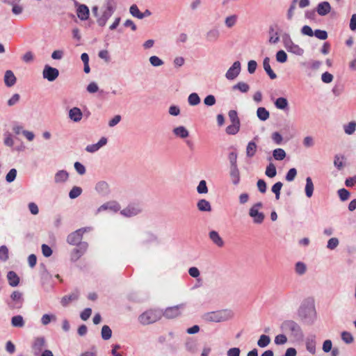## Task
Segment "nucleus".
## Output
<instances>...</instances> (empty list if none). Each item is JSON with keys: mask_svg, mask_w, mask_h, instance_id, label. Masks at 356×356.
I'll return each instance as SVG.
<instances>
[{"mask_svg": "<svg viewBox=\"0 0 356 356\" xmlns=\"http://www.w3.org/2000/svg\"><path fill=\"white\" fill-rule=\"evenodd\" d=\"M286 152L282 148H277L273 151V156L277 161H282L286 157Z\"/></svg>", "mask_w": 356, "mask_h": 356, "instance_id": "42", "label": "nucleus"}, {"mask_svg": "<svg viewBox=\"0 0 356 356\" xmlns=\"http://www.w3.org/2000/svg\"><path fill=\"white\" fill-rule=\"evenodd\" d=\"M307 266L302 261H298L295 264V272L298 275H302L307 272Z\"/></svg>", "mask_w": 356, "mask_h": 356, "instance_id": "40", "label": "nucleus"}, {"mask_svg": "<svg viewBox=\"0 0 356 356\" xmlns=\"http://www.w3.org/2000/svg\"><path fill=\"white\" fill-rule=\"evenodd\" d=\"M120 205L116 201H108L99 206L95 211V215L97 216L102 212L116 213L120 210Z\"/></svg>", "mask_w": 356, "mask_h": 356, "instance_id": "8", "label": "nucleus"}, {"mask_svg": "<svg viewBox=\"0 0 356 356\" xmlns=\"http://www.w3.org/2000/svg\"><path fill=\"white\" fill-rule=\"evenodd\" d=\"M257 149V144L254 141H250L246 147V156L249 158H252L255 155Z\"/></svg>", "mask_w": 356, "mask_h": 356, "instance_id": "34", "label": "nucleus"}, {"mask_svg": "<svg viewBox=\"0 0 356 356\" xmlns=\"http://www.w3.org/2000/svg\"><path fill=\"white\" fill-rule=\"evenodd\" d=\"M282 331L290 333L291 337L295 340H301L303 338V332L300 325L293 321H285L280 326Z\"/></svg>", "mask_w": 356, "mask_h": 356, "instance_id": "3", "label": "nucleus"}, {"mask_svg": "<svg viewBox=\"0 0 356 356\" xmlns=\"http://www.w3.org/2000/svg\"><path fill=\"white\" fill-rule=\"evenodd\" d=\"M237 16L236 15H232L227 17L225 19V24L227 28L233 27L237 22Z\"/></svg>", "mask_w": 356, "mask_h": 356, "instance_id": "51", "label": "nucleus"}, {"mask_svg": "<svg viewBox=\"0 0 356 356\" xmlns=\"http://www.w3.org/2000/svg\"><path fill=\"white\" fill-rule=\"evenodd\" d=\"M339 245V240L337 237L330 238L327 243L326 248L328 250H335L338 245Z\"/></svg>", "mask_w": 356, "mask_h": 356, "instance_id": "48", "label": "nucleus"}, {"mask_svg": "<svg viewBox=\"0 0 356 356\" xmlns=\"http://www.w3.org/2000/svg\"><path fill=\"white\" fill-rule=\"evenodd\" d=\"M282 186H283L282 183L280 182V181H278V182L275 183L272 186L271 190H272V192L273 193H275L276 200H279L280 199V191L282 189Z\"/></svg>", "mask_w": 356, "mask_h": 356, "instance_id": "56", "label": "nucleus"}, {"mask_svg": "<svg viewBox=\"0 0 356 356\" xmlns=\"http://www.w3.org/2000/svg\"><path fill=\"white\" fill-rule=\"evenodd\" d=\"M79 297V291L78 290H74L70 294L63 297L60 302L63 306H67L70 302L78 300Z\"/></svg>", "mask_w": 356, "mask_h": 356, "instance_id": "21", "label": "nucleus"}, {"mask_svg": "<svg viewBox=\"0 0 356 356\" xmlns=\"http://www.w3.org/2000/svg\"><path fill=\"white\" fill-rule=\"evenodd\" d=\"M20 100V95L17 93L14 94L11 96V97L8 100L7 104L9 106H13L17 104Z\"/></svg>", "mask_w": 356, "mask_h": 356, "instance_id": "60", "label": "nucleus"}, {"mask_svg": "<svg viewBox=\"0 0 356 356\" xmlns=\"http://www.w3.org/2000/svg\"><path fill=\"white\" fill-rule=\"evenodd\" d=\"M86 90L90 93V94H93V93H95L97 92H98L99 90V86L97 85V83L92 81V82H90L88 86H87V88H86Z\"/></svg>", "mask_w": 356, "mask_h": 356, "instance_id": "63", "label": "nucleus"}, {"mask_svg": "<svg viewBox=\"0 0 356 356\" xmlns=\"http://www.w3.org/2000/svg\"><path fill=\"white\" fill-rule=\"evenodd\" d=\"M240 129V123H232L226 128V132L230 135L236 134Z\"/></svg>", "mask_w": 356, "mask_h": 356, "instance_id": "49", "label": "nucleus"}, {"mask_svg": "<svg viewBox=\"0 0 356 356\" xmlns=\"http://www.w3.org/2000/svg\"><path fill=\"white\" fill-rule=\"evenodd\" d=\"M233 317V313L228 309L208 312L201 316L206 323H221L229 321Z\"/></svg>", "mask_w": 356, "mask_h": 356, "instance_id": "2", "label": "nucleus"}, {"mask_svg": "<svg viewBox=\"0 0 356 356\" xmlns=\"http://www.w3.org/2000/svg\"><path fill=\"white\" fill-rule=\"evenodd\" d=\"M82 193L81 188L79 186H74L69 193V197L71 199H75L78 197Z\"/></svg>", "mask_w": 356, "mask_h": 356, "instance_id": "57", "label": "nucleus"}, {"mask_svg": "<svg viewBox=\"0 0 356 356\" xmlns=\"http://www.w3.org/2000/svg\"><path fill=\"white\" fill-rule=\"evenodd\" d=\"M297 175V170L296 168H291L286 173V180L287 181H292L294 180V179L296 178Z\"/></svg>", "mask_w": 356, "mask_h": 356, "instance_id": "61", "label": "nucleus"}, {"mask_svg": "<svg viewBox=\"0 0 356 356\" xmlns=\"http://www.w3.org/2000/svg\"><path fill=\"white\" fill-rule=\"evenodd\" d=\"M9 258L8 248L6 245L0 246V260L1 261H6Z\"/></svg>", "mask_w": 356, "mask_h": 356, "instance_id": "53", "label": "nucleus"}, {"mask_svg": "<svg viewBox=\"0 0 356 356\" xmlns=\"http://www.w3.org/2000/svg\"><path fill=\"white\" fill-rule=\"evenodd\" d=\"M298 0H293L291 3L288 11H287V19L291 20L294 15V12L296 8V2Z\"/></svg>", "mask_w": 356, "mask_h": 356, "instance_id": "58", "label": "nucleus"}, {"mask_svg": "<svg viewBox=\"0 0 356 356\" xmlns=\"http://www.w3.org/2000/svg\"><path fill=\"white\" fill-rule=\"evenodd\" d=\"M4 83L8 87H12L16 83L17 79L11 70H6L4 74Z\"/></svg>", "mask_w": 356, "mask_h": 356, "instance_id": "24", "label": "nucleus"}, {"mask_svg": "<svg viewBox=\"0 0 356 356\" xmlns=\"http://www.w3.org/2000/svg\"><path fill=\"white\" fill-rule=\"evenodd\" d=\"M88 229H90V228H81L79 229L72 233H71L67 238V242L70 245H78L81 239L83 234L87 232Z\"/></svg>", "mask_w": 356, "mask_h": 356, "instance_id": "13", "label": "nucleus"}, {"mask_svg": "<svg viewBox=\"0 0 356 356\" xmlns=\"http://www.w3.org/2000/svg\"><path fill=\"white\" fill-rule=\"evenodd\" d=\"M150 65L152 67H161L164 64V62L157 56H152L149 58Z\"/></svg>", "mask_w": 356, "mask_h": 356, "instance_id": "47", "label": "nucleus"}, {"mask_svg": "<svg viewBox=\"0 0 356 356\" xmlns=\"http://www.w3.org/2000/svg\"><path fill=\"white\" fill-rule=\"evenodd\" d=\"M257 116L260 120L266 121L269 118L270 113L264 107H259L257 110Z\"/></svg>", "mask_w": 356, "mask_h": 356, "instance_id": "37", "label": "nucleus"}, {"mask_svg": "<svg viewBox=\"0 0 356 356\" xmlns=\"http://www.w3.org/2000/svg\"><path fill=\"white\" fill-rule=\"evenodd\" d=\"M8 283L11 286H17L19 282V277L14 271H9L7 274Z\"/></svg>", "mask_w": 356, "mask_h": 356, "instance_id": "33", "label": "nucleus"}, {"mask_svg": "<svg viewBox=\"0 0 356 356\" xmlns=\"http://www.w3.org/2000/svg\"><path fill=\"white\" fill-rule=\"evenodd\" d=\"M302 319L308 323H313L316 319V311L314 306L302 307Z\"/></svg>", "mask_w": 356, "mask_h": 356, "instance_id": "10", "label": "nucleus"}, {"mask_svg": "<svg viewBox=\"0 0 356 356\" xmlns=\"http://www.w3.org/2000/svg\"><path fill=\"white\" fill-rule=\"evenodd\" d=\"M161 317L162 311L150 309L140 314L138 317V321L143 325H149L160 320Z\"/></svg>", "mask_w": 356, "mask_h": 356, "instance_id": "4", "label": "nucleus"}, {"mask_svg": "<svg viewBox=\"0 0 356 356\" xmlns=\"http://www.w3.org/2000/svg\"><path fill=\"white\" fill-rule=\"evenodd\" d=\"M220 35V31L217 28H211L205 34V39L209 42H216Z\"/></svg>", "mask_w": 356, "mask_h": 356, "instance_id": "19", "label": "nucleus"}, {"mask_svg": "<svg viewBox=\"0 0 356 356\" xmlns=\"http://www.w3.org/2000/svg\"><path fill=\"white\" fill-rule=\"evenodd\" d=\"M116 10V3L115 0H106L104 5L99 10L97 6L92 8V13L96 18V22L100 27L106 26L108 20L113 15Z\"/></svg>", "mask_w": 356, "mask_h": 356, "instance_id": "1", "label": "nucleus"}, {"mask_svg": "<svg viewBox=\"0 0 356 356\" xmlns=\"http://www.w3.org/2000/svg\"><path fill=\"white\" fill-rule=\"evenodd\" d=\"M265 174L267 177H268L270 178H273L276 176V175H277L276 168H275V165L273 163H270L267 165V167L266 168Z\"/></svg>", "mask_w": 356, "mask_h": 356, "instance_id": "45", "label": "nucleus"}, {"mask_svg": "<svg viewBox=\"0 0 356 356\" xmlns=\"http://www.w3.org/2000/svg\"><path fill=\"white\" fill-rule=\"evenodd\" d=\"M69 178V174L66 170H58L54 176V181L57 184L64 183Z\"/></svg>", "mask_w": 356, "mask_h": 356, "instance_id": "27", "label": "nucleus"}, {"mask_svg": "<svg viewBox=\"0 0 356 356\" xmlns=\"http://www.w3.org/2000/svg\"><path fill=\"white\" fill-rule=\"evenodd\" d=\"M95 190L99 195H106L109 193L108 184L104 181H99L96 184Z\"/></svg>", "mask_w": 356, "mask_h": 356, "instance_id": "20", "label": "nucleus"}, {"mask_svg": "<svg viewBox=\"0 0 356 356\" xmlns=\"http://www.w3.org/2000/svg\"><path fill=\"white\" fill-rule=\"evenodd\" d=\"M101 335L103 339L108 340L112 336V330L108 325H104L102 328Z\"/></svg>", "mask_w": 356, "mask_h": 356, "instance_id": "52", "label": "nucleus"}, {"mask_svg": "<svg viewBox=\"0 0 356 356\" xmlns=\"http://www.w3.org/2000/svg\"><path fill=\"white\" fill-rule=\"evenodd\" d=\"M263 66L265 72L269 76L271 79H275L277 78L276 74L273 71L270 65V58L268 57H266L263 61Z\"/></svg>", "mask_w": 356, "mask_h": 356, "instance_id": "30", "label": "nucleus"}, {"mask_svg": "<svg viewBox=\"0 0 356 356\" xmlns=\"http://www.w3.org/2000/svg\"><path fill=\"white\" fill-rule=\"evenodd\" d=\"M17 170L15 168L11 169L6 176V180L8 183L13 182L17 177Z\"/></svg>", "mask_w": 356, "mask_h": 356, "instance_id": "59", "label": "nucleus"}, {"mask_svg": "<svg viewBox=\"0 0 356 356\" xmlns=\"http://www.w3.org/2000/svg\"><path fill=\"white\" fill-rule=\"evenodd\" d=\"M343 129L346 134L353 135L356 131V122L351 121L343 125Z\"/></svg>", "mask_w": 356, "mask_h": 356, "instance_id": "35", "label": "nucleus"}, {"mask_svg": "<svg viewBox=\"0 0 356 356\" xmlns=\"http://www.w3.org/2000/svg\"><path fill=\"white\" fill-rule=\"evenodd\" d=\"M11 325L15 327H22L24 326V321L21 315H17L11 318Z\"/></svg>", "mask_w": 356, "mask_h": 356, "instance_id": "39", "label": "nucleus"}, {"mask_svg": "<svg viewBox=\"0 0 356 356\" xmlns=\"http://www.w3.org/2000/svg\"><path fill=\"white\" fill-rule=\"evenodd\" d=\"M268 42L270 44H276L280 41V36L277 32L271 31L270 33Z\"/></svg>", "mask_w": 356, "mask_h": 356, "instance_id": "64", "label": "nucleus"}, {"mask_svg": "<svg viewBox=\"0 0 356 356\" xmlns=\"http://www.w3.org/2000/svg\"><path fill=\"white\" fill-rule=\"evenodd\" d=\"M262 207L261 202H257L252 205L249 209V216L252 218L255 224H261L265 218L264 213L260 212L259 209Z\"/></svg>", "mask_w": 356, "mask_h": 356, "instance_id": "6", "label": "nucleus"}, {"mask_svg": "<svg viewBox=\"0 0 356 356\" xmlns=\"http://www.w3.org/2000/svg\"><path fill=\"white\" fill-rule=\"evenodd\" d=\"M76 14L80 20H87L90 15L88 7L85 4H79L76 9Z\"/></svg>", "mask_w": 356, "mask_h": 356, "instance_id": "18", "label": "nucleus"}, {"mask_svg": "<svg viewBox=\"0 0 356 356\" xmlns=\"http://www.w3.org/2000/svg\"><path fill=\"white\" fill-rule=\"evenodd\" d=\"M209 190L207 186V182L205 180H201L197 186V192L199 194H207Z\"/></svg>", "mask_w": 356, "mask_h": 356, "instance_id": "54", "label": "nucleus"}, {"mask_svg": "<svg viewBox=\"0 0 356 356\" xmlns=\"http://www.w3.org/2000/svg\"><path fill=\"white\" fill-rule=\"evenodd\" d=\"M314 191V185L312 181V179L310 177H307L306 178V184H305V193L306 196L308 198H310L313 195Z\"/></svg>", "mask_w": 356, "mask_h": 356, "instance_id": "29", "label": "nucleus"}, {"mask_svg": "<svg viewBox=\"0 0 356 356\" xmlns=\"http://www.w3.org/2000/svg\"><path fill=\"white\" fill-rule=\"evenodd\" d=\"M334 165L339 170H343L345 167V157L341 155H336L334 159Z\"/></svg>", "mask_w": 356, "mask_h": 356, "instance_id": "38", "label": "nucleus"}, {"mask_svg": "<svg viewBox=\"0 0 356 356\" xmlns=\"http://www.w3.org/2000/svg\"><path fill=\"white\" fill-rule=\"evenodd\" d=\"M172 132L175 138H179L181 140L186 139L187 138L189 137V135H190L189 131L188 130V129L183 125H179V126L175 127L172 129Z\"/></svg>", "mask_w": 356, "mask_h": 356, "instance_id": "14", "label": "nucleus"}, {"mask_svg": "<svg viewBox=\"0 0 356 356\" xmlns=\"http://www.w3.org/2000/svg\"><path fill=\"white\" fill-rule=\"evenodd\" d=\"M270 343V338L268 335L262 334L257 341V345L260 348H265Z\"/></svg>", "mask_w": 356, "mask_h": 356, "instance_id": "44", "label": "nucleus"}, {"mask_svg": "<svg viewBox=\"0 0 356 356\" xmlns=\"http://www.w3.org/2000/svg\"><path fill=\"white\" fill-rule=\"evenodd\" d=\"M56 316L54 314H45L41 317V323L42 325H47L51 321H56Z\"/></svg>", "mask_w": 356, "mask_h": 356, "instance_id": "43", "label": "nucleus"}, {"mask_svg": "<svg viewBox=\"0 0 356 356\" xmlns=\"http://www.w3.org/2000/svg\"><path fill=\"white\" fill-rule=\"evenodd\" d=\"M12 302L10 307L13 308H21L23 303V295L18 291H14L10 296Z\"/></svg>", "mask_w": 356, "mask_h": 356, "instance_id": "15", "label": "nucleus"}, {"mask_svg": "<svg viewBox=\"0 0 356 356\" xmlns=\"http://www.w3.org/2000/svg\"><path fill=\"white\" fill-rule=\"evenodd\" d=\"M186 307L185 303H181L173 307H167L162 312V316L168 319L175 318L181 316L182 310Z\"/></svg>", "mask_w": 356, "mask_h": 356, "instance_id": "7", "label": "nucleus"}, {"mask_svg": "<svg viewBox=\"0 0 356 356\" xmlns=\"http://www.w3.org/2000/svg\"><path fill=\"white\" fill-rule=\"evenodd\" d=\"M142 210L143 208L139 204L133 203L121 210L120 213L125 217L130 218L139 214Z\"/></svg>", "mask_w": 356, "mask_h": 356, "instance_id": "9", "label": "nucleus"}, {"mask_svg": "<svg viewBox=\"0 0 356 356\" xmlns=\"http://www.w3.org/2000/svg\"><path fill=\"white\" fill-rule=\"evenodd\" d=\"M209 239L218 247H222L224 245V241L218 232L215 230L210 231L209 232Z\"/></svg>", "mask_w": 356, "mask_h": 356, "instance_id": "22", "label": "nucleus"}, {"mask_svg": "<svg viewBox=\"0 0 356 356\" xmlns=\"http://www.w3.org/2000/svg\"><path fill=\"white\" fill-rule=\"evenodd\" d=\"M188 103L190 106H195L200 103V98L196 92H193L188 97Z\"/></svg>", "mask_w": 356, "mask_h": 356, "instance_id": "41", "label": "nucleus"}, {"mask_svg": "<svg viewBox=\"0 0 356 356\" xmlns=\"http://www.w3.org/2000/svg\"><path fill=\"white\" fill-rule=\"evenodd\" d=\"M13 6L12 13L15 15H21L23 13L24 7L17 3L11 4Z\"/></svg>", "mask_w": 356, "mask_h": 356, "instance_id": "62", "label": "nucleus"}, {"mask_svg": "<svg viewBox=\"0 0 356 356\" xmlns=\"http://www.w3.org/2000/svg\"><path fill=\"white\" fill-rule=\"evenodd\" d=\"M129 12L132 16L137 17L138 19H143L145 14H143L138 9V6L135 4L132 5L129 8Z\"/></svg>", "mask_w": 356, "mask_h": 356, "instance_id": "46", "label": "nucleus"}, {"mask_svg": "<svg viewBox=\"0 0 356 356\" xmlns=\"http://www.w3.org/2000/svg\"><path fill=\"white\" fill-rule=\"evenodd\" d=\"M68 118L74 122H79L83 118V113L78 107H73L69 110Z\"/></svg>", "mask_w": 356, "mask_h": 356, "instance_id": "17", "label": "nucleus"}, {"mask_svg": "<svg viewBox=\"0 0 356 356\" xmlns=\"http://www.w3.org/2000/svg\"><path fill=\"white\" fill-rule=\"evenodd\" d=\"M108 140L106 137H102L95 144L88 145L86 147V151L90 153H95L100 148L107 144Z\"/></svg>", "mask_w": 356, "mask_h": 356, "instance_id": "16", "label": "nucleus"}, {"mask_svg": "<svg viewBox=\"0 0 356 356\" xmlns=\"http://www.w3.org/2000/svg\"><path fill=\"white\" fill-rule=\"evenodd\" d=\"M316 11L319 15L325 16L331 11V6L327 1L321 2L317 6Z\"/></svg>", "mask_w": 356, "mask_h": 356, "instance_id": "23", "label": "nucleus"}, {"mask_svg": "<svg viewBox=\"0 0 356 356\" xmlns=\"http://www.w3.org/2000/svg\"><path fill=\"white\" fill-rule=\"evenodd\" d=\"M274 104L277 109L286 111L289 108V102L285 97L277 98Z\"/></svg>", "mask_w": 356, "mask_h": 356, "instance_id": "31", "label": "nucleus"}, {"mask_svg": "<svg viewBox=\"0 0 356 356\" xmlns=\"http://www.w3.org/2000/svg\"><path fill=\"white\" fill-rule=\"evenodd\" d=\"M241 70V63L238 60L234 62L232 66L227 70L225 73V78L227 80H234L240 74Z\"/></svg>", "mask_w": 356, "mask_h": 356, "instance_id": "11", "label": "nucleus"}, {"mask_svg": "<svg viewBox=\"0 0 356 356\" xmlns=\"http://www.w3.org/2000/svg\"><path fill=\"white\" fill-rule=\"evenodd\" d=\"M341 339L346 344H350L354 341V337L353 334L347 331H343L341 332Z\"/></svg>", "mask_w": 356, "mask_h": 356, "instance_id": "50", "label": "nucleus"}, {"mask_svg": "<svg viewBox=\"0 0 356 356\" xmlns=\"http://www.w3.org/2000/svg\"><path fill=\"white\" fill-rule=\"evenodd\" d=\"M282 42L284 48L288 52L298 56H302L304 54L305 51L303 48L293 42L289 34H284L282 36Z\"/></svg>", "mask_w": 356, "mask_h": 356, "instance_id": "5", "label": "nucleus"}, {"mask_svg": "<svg viewBox=\"0 0 356 356\" xmlns=\"http://www.w3.org/2000/svg\"><path fill=\"white\" fill-rule=\"evenodd\" d=\"M306 349L311 354L316 353V339L314 336L308 337L305 341Z\"/></svg>", "mask_w": 356, "mask_h": 356, "instance_id": "28", "label": "nucleus"}, {"mask_svg": "<svg viewBox=\"0 0 356 356\" xmlns=\"http://www.w3.org/2000/svg\"><path fill=\"white\" fill-rule=\"evenodd\" d=\"M276 60L278 63H284L287 60V54L284 50H280L276 53L275 55Z\"/></svg>", "mask_w": 356, "mask_h": 356, "instance_id": "55", "label": "nucleus"}, {"mask_svg": "<svg viewBox=\"0 0 356 356\" xmlns=\"http://www.w3.org/2000/svg\"><path fill=\"white\" fill-rule=\"evenodd\" d=\"M197 207L202 212H210L212 209L211 203L205 199L200 200L197 202Z\"/></svg>", "mask_w": 356, "mask_h": 356, "instance_id": "26", "label": "nucleus"}, {"mask_svg": "<svg viewBox=\"0 0 356 356\" xmlns=\"http://www.w3.org/2000/svg\"><path fill=\"white\" fill-rule=\"evenodd\" d=\"M46 341L44 337H38L35 339L32 348L35 353V354H38L43 348L44 346H45Z\"/></svg>", "mask_w": 356, "mask_h": 356, "instance_id": "25", "label": "nucleus"}, {"mask_svg": "<svg viewBox=\"0 0 356 356\" xmlns=\"http://www.w3.org/2000/svg\"><path fill=\"white\" fill-rule=\"evenodd\" d=\"M232 89L234 90H238L243 93H246L250 90V86L243 81H239L232 86Z\"/></svg>", "mask_w": 356, "mask_h": 356, "instance_id": "36", "label": "nucleus"}, {"mask_svg": "<svg viewBox=\"0 0 356 356\" xmlns=\"http://www.w3.org/2000/svg\"><path fill=\"white\" fill-rule=\"evenodd\" d=\"M230 178L234 185H237L240 182V172L237 167H231Z\"/></svg>", "mask_w": 356, "mask_h": 356, "instance_id": "32", "label": "nucleus"}, {"mask_svg": "<svg viewBox=\"0 0 356 356\" xmlns=\"http://www.w3.org/2000/svg\"><path fill=\"white\" fill-rule=\"evenodd\" d=\"M59 75V71L58 69L46 65L44 67L42 71V77L49 81H55Z\"/></svg>", "mask_w": 356, "mask_h": 356, "instance_id": "12", "label": "nucleus"}]
</instances>
